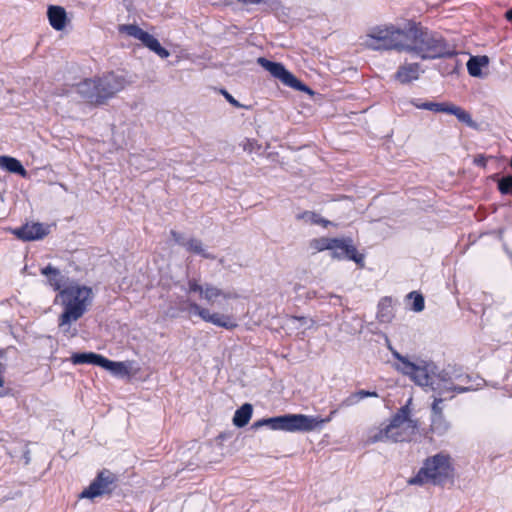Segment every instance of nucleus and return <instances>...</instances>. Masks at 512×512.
<instances>
[{
    "label": "nucleus",
    "instance_id": "12",
    "mask_svg": "<svg viewBox=\"0 0 512 512\" xmlns=\"http://www.w3.org/2000/svg\"><path fill=\"white\" fill-rule=\"evenodd\" d=\"M188 309L190 313L199 316L203 321L211 323L215 326L228 330L234 329L238 326L236 321L231 316L217 312L212 313L209 309L202 307L196 302L189 303Z\"/></svg>",
    "mask_w": 512,
    "mask_h": 512
},
{
    "label": "nucleus",
    "instance_id": "20",
    "mask_svg": "<svg viewBox=\"0 0 512 512\" xmlns=\"http://www.w3.org/2000/svg\"><path fill=\"white\" fill-rule=\"evenodd\" d=\"M47 17L51 27L56 31L63 30L68 22L66 10L62 6L50 5Z\"/></svg>",
    "mask_w": 512,
    "mask_h": 512
},
{
    "label": "nucleus",
    "instance_id": "1",
    "mask_svg": "<svg viewBox=\"0 0 512 512\" xmlns=\"http://www.w3.org/2000/svg\"><path fill=\"white\" fill-rule=\"evenodd\" d=\"M389 349L398 361L394 365L395 369L408 376L416 385L423 387L426 391H433L434 395L446 397L445 395L448 393H463L468 390L465 387L454 385L446 372L437 373V367L433 362L423 359L411 361L391 346Z\"/></svg>",
    "mask_w": 512,
    "mask_h": 512
},
{
    "label": "nucleus",
    "instance_id": "40",
    "mask_svg": "<svg viewBox=\"0 0 512 512\" xmlns=\"http://www.w3.org/2000/svg\"><path fill=\"white\" fill-rule=\"evenodd\" d=\"M223 95L225 96V98L227 99V101L230 104H232L235 107H241L240 103L231 94H229L227 91H223Z\"/></svg>",
    "mask_w": 512,
    "mask_h": 512
},
{
    "label": "nucleus",
    "instance_id": "21",
    "mask_svg": "<svg viewBox=\"0 0 512 512\" xmlns=\"http://www.w3.org/2000/svg\"><path fill=\"white\" fill-rule=\"evenodd\" d=\"M315 324L312 318L305 316H287L285 319V327L288 330H297L304 333L306 330L311 329Z\"/></svg>",
    "mask_w": 512,
    "mask_h": 512
},
{
    "label": "nucleus",
    "instance_id": "31",
    "mask_svg": "<svg viewBox=\"0 0 512 512\" xmlns=\"http://www.w3.org/2000/svg\"><path fill=\"white\" fill-rule=\"evenodd\" d=\"M410 102L414 107H416L418 109L429 110V111L436 112V113L442 112L443 106H444V102H441V103L432 102V101L422 102L419 99H412Z\"/></svg>",
    "mask_w": 512,
    "mask_h": 512
},
{
    "label": "nucleus",
    "instance_id": "5",
    "mask_svg": "<svg viewBox=\"0 0 512 512\" xmlns=\"http://www.w3.org/2000/svg\"><path fill=\"white\" fill-rule=\"evenodd\" d=\"M453 467L450 457L445 453H438L427 458L418 473L411 477L407 483L409 485H441L452 477Z\"/></svg>",
    "mask_w": 512,
    "mask_h": 512
},
{
    "label": "nucleus",
    "instance_id": "45",
    "mask_svg": "<svg viewBox=\"0 0 512 512\" xmlns=\"http://www.w3.org/2000/svg\"><path fill=\"white\" fill-rule=\"evenodd\" d=\"M378 393L376 391H369V397H378Z\"/></svg>",
    "mask_w": 512,
    "mask_h": 512
},
{
    "label": "nucleus",
    "instance_id": "27",
    "mask_svg": "<svg viewBox=\"0 0 512 512\" xmlns=\"http://www.w3.org/2000/svg\"><path fill=\"white\" fill-rule=\"evenodd\" d=\"M120 31L126 33L127 35L135 39H138L142 43H144L150 36L148 32L144 31L139 26L133 24L122 25L120 27Z\"/></svg>",
    "mask_w": 512,
    "mask_h": 512
},
{
    "label": "nucleus",
    "instance_id": "35",
    "mask_svg": "<svg viewBox=\"0 0 512 512\" xmlns=\"http://www.w3.org/2000/svg\"><path fill=\"white\" fill-rule=\"evenodd\" d=\"M498 189L503 195L512 193V176L502 177L498 181Z\"/></svg>",
    "mask_w": 512,
    "mask_h": 512
},
{
    "label": "nucleus",
    "instance_id": "11",
    "mask_svg": "<svg viewBox=\"0 0 512 512\" xmlns=\"http://www.w3.org/2000/svg\"><path fill=\"white\" fill-rule=\"evenodd\" d=\"M258 63L273 77L279 79L284 85L299 91H307L311 93L310 89L291 74L283 64L272 62L263 57L258 58Z\"/></svg>",
    "mask_w": 512,
    "mask_h": 512
},
{
    "label": "nucleus",
    "instance_id": "29",
    "mask_svg": "<svg viewBox=\"0 0 512 512\" xmlns=\"http://www.w3.org/2000/svg\"><path fill=\"white\" fill-rule=\"evenodd\" d=\"M143 44L162 59H166L170 56L169 51L162 47L159 41L151 34Z\"/></svg>",
    "mask_w": 512,
    "mask_h": 512
},
{
    "label": "nucleus",
    "instance_id": "9",
    "mask_svg": "<svg viewBox=\"0 0 512 512\" xmlns=\"http://www.w3.org/2000/svg\"><path fill=\"white\" fill-rule=\"evenodd\" d=\"M71 362L75 365L79 364H93L100 366L110 371L115 376L129 375V367L124 362L111 361L100 354L93 352L89 353H74L71 356Z\"/></svg>",
    "mask_w": 512,
    "mask_h": 512
},
{
    "label": "nucleus",
    "instance_id": "32",
    "mask_svg": "<svg viewBox=\"0 0 512 512\" xmlns=\"http://www.w3.org/2000/svg\"><path fill=\"white\" fill-rule=\"evenodd\" d=\"M369 397V391L367 390H359L355 393H352L350 396H348L344 401L343 405L345 406H352L357 404L360 400Z\"/></svg>",
    "mask_w": 512,
    "mask_h": 512
},
{
    "label": "nucleus",
    "instance_id": "41",
    "mask_svg": "<svg viewBox=\"0 0 512 512\" xmlns=\"http://www.w3.org/2000/svg\"><path fill=\"white\" fill-rule=\"evenodd\" d=\"M474 164H476L477 166H482V167H485L486 166V163H487V157H485L484 155H477L475 158H474Z\"/></svg>",
    "mask_w": 512,
    "mask_h": 512
},
{
    "label": "nucleus",
    "instance_id": "30",
    "mask_svg": "<svg viewBox=\"0 0 512 512\" xmlns=\"http://www.w3.org/2000/svg\"><path fill=\"white\" fill-rule=\"evenodd\" d=\"M335 238L321 237L310 241V248L314 251L321 252L324 250H332L335 244Z\"/></svg>",
    "mask_w": 512,
    "mask_h": 512
},
{
    "label": "nucleus",
    "instance_id": "38",
    "mask_svg": "<svg viewBox=\"0 0 512 512\" xmlns=\"http://www.w3.org/2000/svg\"><path fill=\"white\" fill-rule=\"evenodd\" d=\"M301 218L305 219L307 222L315 223V224H323L326 226L329 222L321 219L317 214L313 212H305L301 215Z\"/></svg>",
    "mask_w": 512,
    "mask_h": 512
},
{
    "label": "nucleus",
    "instance_id": "6",
    "mask_svg": "<svg viewBox=\"0 0 512 512\" xmlns=\"http://www.w3.org/2000/svg\"><path fill=\"white\" fill-rule=\"evenodd\" d=\"M410 410L408 406L400 408L393 416L389 425L370 436L372 443L380 441L402 442L409 439L415 432L417 425L409 417Z\"/></svg>",
    "mask_w": 512,
    "mask_h": 512
},
{
    "label": "nucleus",
    "instance_id": "7",
    "mask_svg": "<svg viewBox=\"0 0 512 512\" xmlns=\"http://www.w3.org/2000/svg\"><path fill=\"white\" fill-rule=\"evenodd\" d=\"M328 421H330L329 418L322 419L304 414H286L269 418L270 429L286 432H310L322 427Z\"/></svg>",
    "mask_w": 512,
    "mask_h": 512
},
{
    "label": "nucleus",
    "instance_id": "39",
    "mask_svg": "<svg viewBox=\"0 0 512 512\" xmlns=\"http://www.w3.org/2000/svg\"><path fill=\"white\" fill-rule=\"evenodd\" d=\"M263 426H267L270 428L269 418L261 419V420L254 422L252 425V429H259Z\"/></svg>",
    "mask_w": 512,
    "mask_h": 512
},
{
    "label": "nucleus",
    "instance_id": "17",
    "mask_svg": "<svg viewBox=\"0 0 512 512\" xmlns=\"http://www.w3.org/2000/svg\"><path fill=\"white\" fill-rule=\"evenodd\" d=\"M76 92L88 103L101 104L100 89L97 78L85 79L76 85Z\"/></svg>",
    "mask_w": 512,
    "mask_h": 512
},
{
    "label": "nucleus",
    "instance_id": "19",
    "mask_svg": "<svg viewBox=\"0 0 512 512\" xmlns=\"http://www.w3.org/2000/svg\"><path fill=\"white\" fill-rule=\"evenodd\" d=\"M421 72L418 63H404L398 67L394 77L401 84H408L418 80Z\"/></svg>",
    "mask_w": 512,
    "mask_h": 512
},
{
    "label": "nucleus",
    "instance_id": "36",
    "mask_svg": "<svg viewBox=\"0 0 512 512\" xmlns=\"http://www.w3.org/2000/svg\"><path fill=\"white\" fill-rule=\"evenodd\" d=\"M7 350L0 349V387H3L5 384L4 374L7 368Z\"/></svg>",
    "mask_w": 512,
    "mask_h": 512
},
{
    "label": "nucleus",
    "instance_id": "43",
    "mask_svg": "<svg viewBox=\"0 0 512 512\" xmlns=\"http://www.w3.org/2000/svg\"><path fill=\"white\" fill-rule=\"evenodd\" d=\"M505 17L508 21L512 22V8L505 13Z\"/></svg>",
    "mask_w": 512,
    "mask_h": 512
},
{
    "label": "nucleus",
    "instance_id": "34",
    "mask_svg": "<svg viewBox=\"0 0 512 512\" xmlns=\"http://www.w3.org/2000/svg\"><path fill=\"white\" fill-rule=\"evenodd\" d=\"M408 297L413 299L412 303V310L415 312H421L425 305H424V298L421 294L413 291L408 294Z\"/></svg>",
    "mask_w": 512,
    "mask_h": 512
},
{
    "label": "nucleus",
    "instance_id": "18",
    "mask_svg": "<svg viewBox=\"0 0 512 512\" xmlns=\"http://www.w3.org/2000/svg\"><path fill=\"white\" fill-rule=\"evenodd\" d=\"M41 274L47 278V283L55 291L61 292L68 285V277L61 273V271L52 265H47L41 269Z\"/></svg>",
    "mask_w": 512,
    "mask_h": 512
},
{
    "label": "nucleus",
    "instance_id": "44",
    "mask_svg": "<svg viewBox=\"0 0 512 512\" xmlns=\"http://www.w3.org/2000/svg\"><path fill=\"white\" fill-rule=\"evenodd\" d=\"M245 2H248V3H251V4H259L261 3L263 0H244Z\"/></svg>",
    "mask_w": 512,
    "mask_h": 512
},
{
    "label": "nucleus",
    "instance_id": "23",
    "mask_svg": "<svg viewBox=\"0 0 512 512\" xmlns=\"http://www.w3.org/2000/svg\"><path fill=\"white\" fill-rule=\"evenodd\" d=\"M0 167L5 169L11 173H16L25 177L27 175V171L21 164L19 160L9 156H0Z\"/></svg>",
    "mask_w": 512,
    "mask_h": 512
},
{
    "label": "nucleus",
    "instance_id": "3",
    "mask_svg": "<svg viewBox=\"0 0 512 512\" xmlns=\"http://www.w3.org/2000/svg\"><path fill=\"white\" fill-rule=\"evenodd\" d=\"M60 297L64 311L59 317V328L65 335L75 336L76 330H71V324L88 311L93 291L90 287L73 283L61 290Z\"/></svg>",
    "mask_w": 512,
    "mask_h": 512
},
{
    "label": "nucleus",
    "instance_id": "28",
    "mask_svg": "<svg viewBox=\"0 0 512 512\" xmlns=\"http://www.w3.org/2000/svg\"><path fill=\"white\" fill-rule=\"evenodd\" d=\"M450 428L444 415L431 416V430L438 435H444Z\"/></svg>",
    "mask_w": 512,
    "mask_h": 512
},
{
    "label": "nucleus",
    "instance_id": "46",
    "mask_svg": "<svg viewBox=\"0 0 512 512\" xmlns=\"http://www.w3.org/2000/svg\"><path fill=\"white\" fill-rule=\"evenodd\" d=\"M0 396H2V394L0 393Z\"/></svg>",
    "mask_w": 512,
    "mask_h": 512
},
{
    "label": "nucleus",
    "instance_id": "2",
    "mask_svg": "<svg viewBox=\"0 0 512 512\" xmlns=\"http://www.w3.org/2000/svg\"><path fill=\"white\" fill-rule=\"evenodd\" d=\"M416 22L377 26L366 35L363 44L372 50H396L409 53Z\"/></svg>",
    "mask_w": 512,
    "mask_h": 512
},
{
    "label": "nucleus",
    "instance_id": "15",
    "mask_svg": "<svg viewBox=\"0 0 512 512\" xmlns=\"http://www.w3.org/2000/svg\"><path fill=\"white\" fill-rule=\"evenodd\" d=\"M170 235L177 244L183 246L187 251L200 255L206 259H215V256L207 252L206 249L203 247V243L201 240L192 237L189 239H185V237L181 233L175 230H171Z\"/></svg>",
    "mask_w": 512,
    "mask_h": 512
},
{
    "label": "nucleus",
    "instance_id": "26",
    "mask_svg": "<svg viewBox=\"0 0 512 512\" xmlns=\"http://www.w3.org/2000/svg\"><path fill=\"white\" fill-rule=\"evenodd\" d=\"M394 317L392 301L389 298H384L379 302L377 319L382 323H389Z\"/></svg>",
    "mask_w": 512,
    "mask_h": 512
},
{
    "label": "nucleus",
    "instance_id": "33",
    "mask_svg": "<svg viewBox=\"0 0 512 512\" xmlns=\"http://www.w3.org/2000/svg\"><path fill=\"white\" fill-rule=\"evenodd\" d=\"M433 403H432V406H431V413H432V416H438V415H443V407L441 406V404L446 400L448 399V397H440V396H437V395H433ZM453 398V395L449 396V399Z\"/></svg>",
    "mask_w": 512,
    "mask_h": 512
},
{
    "label": "nucleus",
    "instance_id": "42",
    "mask_svg": "<svg viewBox=\"0 0 512 512\" xmlns=\"http://www.w3.org/2000/svg\"><path fill=\"white\" fill-rule=\"evenodd\" d=\"M24 459H25V464H29L30 462V451L29 450H26L25 453H24Z\"/></svg>",
    "mask_w": 512,
    "mask_h": 512
},
{
    "label": "nucleus",
    "instance_id": "14",
    "mask_svg": "<svg viewBox=\"0 0 512 512\" xmlns=\"http://www.w3.org/2000/svg\"><path fill=\"white\" fill-rule=\"evenodd\" d=\"M332 248V257L336 259L347 258L363 266L364 256L357 252L356 247L350 238H335Z\"/></svg>",
    "mask_w": 512,
    "mask_h": 512
},
{
    "label": "nucleus",
    "instance_id": "37",
    "mask_svg": "<svg viewBox=\"0 0 512 512\" xmlns=\"http://www.w3.org/2000/svg\"><path fill=\"white\" fill-rule=\"evenodd\" d=\"M241 146H242L243 150L247 153H253L255 151L260 150V148H261V146L257 143V141L253 140V139H245L241 143Z\"/></svg>",
    "mask_w": 512,
    "mask_h": 512
},
{
    "label": "nucleus",
    "instance_id": "10",
    "mask_svg": "<svg viewBox=\"0 0 512 512\" xmlns=\"http://www.w3.org/2000/svg\"><path fill=\"white\" fill-rule=\"evenodd\" d=\"M116 476L109 470H103L98 473L97 477L84 489L80 498L94 499L106 494L112 493L115 489Z\"/></svg>",
    "mask_w": 512,
    "mask_h": 512
},
{
    "label": "nucleus",
    "instance_id": "13",
    "mask_svg": "<svg viewBox=\"0 0 512 512\" xmlns=\"http://www.w3.org/2000/svg\"><path fill=\"white\" fill-rule=\"evenodd\" d=\"M97 80L101 93V104L123 90L127 84L125 77L114 73H108Z\"/></svg>",
    "mask_w": 512,
    "mask_h": 512
},
{
    "label": "nucleus",
    "instance_id": "22",
    "mask_svg": "<svg viewBox=\"0 0 512 512\" xmlns=\"http://www.w3.org/2000/svg\"><path fill=\"white\" fill-rule=\"evenodd\" d=\"M489 64L487 56H472L467 62L468 73L472 77H482V68Z\"/></svg>",
    "mask_w": 512,
    "mask_h": 512
},
{
    "label": "nucleus",
    "instance_id": "24",
    "mask_svg": "<svg viewBox=\"0 0 512 512\" xmlns=\"http://www.w3.org/2000/svg\"><path fill=\"white\" fill-rule=\"evenodd\" d=\"M444 113L452 114L456 118L469 126L473 124L471 115L459 106H456L449 102H444L443 111Z\"/></svg>",
    "mask_w": 512,
    "mask_h": 512
},
{
    "label": "nucleus",
    "instance_id": "8",
    "mask_svg": "<svg viewBox=\"0 0 512 512\" xmlns=\"http://www.w3.org/2000/svg\"><path fill=\"white\" fill-rule=\"evenodd\" d=\"M187 285V293H199L200 298L211 305L217 303L219 299L231 300L239 298V295L236 291H226L213 285L212 283L200 284L195 278L189 279Z\"/></svg>",
    "mask_w": 512,
    "mask_h": 512
},
{
    "label": "nucleus",
    "instance_id": "16",
    "mask_svg": "<svg viewBox=\"0 0 512 512\" xmlns=\"http://www.w3.org/2000/svg\"><path fill=\"white\" fill-rule=\"evenodd\" d=\"M48 233V226H44L41 223L25 224L13 230V234L24 241L39 240L44 238Z\"/></svg>",
    "mask_w": 512,
    "mask_h": 512
},
{
    "label": "nucleus",
    "instance_id": "4",
    "mask_svg": "<svg viewBox=\"0 0 512 512\" xmlns=\"http://www.w3.org/2000/svg\"><path fill=\"white\" fill-rule=\"evenodd\" d=\"M409 53L422 60H434L452 57L457 52L441 35L416 23Z\"/></svg>",
    "mask_w": 512,
    "mask_h": 512
},
{
    "label": "nucleus",
    "instance_id": "25",
    "mask_svg": "<svg viewBox=\"0 0 512 512\" xmlns=\"http://www.w3.org/2000/svg\"><path fill=\"white\" fill-rule=\"evenodd\" d=\"M253 408L249 403L243 404L236 410L233 417V424L236 427H244L247 425L252 417Z\"/></svg>",
    "mask_w": 512,
    "mask_h": 512
}]
</instances>
